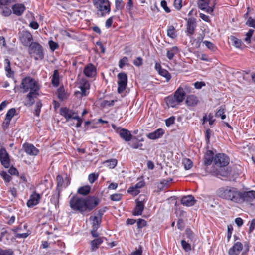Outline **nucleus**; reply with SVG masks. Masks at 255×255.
Here are the masks:
<instances>
[{
	"label": "nucleus",
	"instance_id": "obj_1",
	"mask_svg": "<svg viewBox=\"0 0 255 255\" xmlns=\"http://www.w3.org/2000/svg\"><path fill=\"white\" fill-rule=\"evenodd\" d=\"M20 88L23 93L29 91L26 97L25 105L27 107L32 106L35 102L34 99L39 95V84L34 78L27 76L22 79Z\"/></svg>",
	"mask_w": 255,
	"mask_h": 255
},
{
	"label": "nucleus",
	"instance_id": "obj_2",
	"mask_svg": "<svg viewBox=\"0 0 255 255\" xmlns=\"http://www.w3.org/2000/svg\"><path fill=\"white\" fill-rule=\"evenodd\" d=\"M217 195L223 199L238 203L239 190L232 186H224L219 188Z\"/></svg>",
	"mask_w": 255,
	"mask_h": 255
},
{
	"label": "nucleus",
	"instance_id": "obj_3",
	"mask_svg": "<svg viewBox=\"0 0 255 255\" xmlns=\"http://www.w3.org/2000/svg\"><path fill=\"white\" fill-rule=\"evenodd\" d=\"M93 3L96 9L98 17H104L109 14L111 6L108 0H93Z\"/></svg>",
	"mask_w": 255,
	"mask_h": 255
},
{
	"label": "nucleus",
	"instance_id": "obj_4",
	"mask_svg": "<svg viewBox=\"0 0 255 255\" xmlns=\"http://www.w3.org/2000/svg\"><path fill=\"white\" fill-rule=\"evenodd\" d=\"M28 53L36 60H42L44 58L42 46L38 42H33L28 46Z\"/></svg>",
	"mask_w": 255,
	"mask_h": 255
},
{
	"label": "nucleus",
	"instance_id": "obj_5",
	"mask_svg": "<svg viewBox=\"0 0 255 255\" xmlns=\"http://www.w3.org/2000/svg\"><path fill=\"white\" fill-rule=\"evenodd\" d=\"M69 206L75 211H79L80 213L85 212L84 198L73 196L69 201Z\"/></svg>",
	"mask_w": 255,
	"mask_h": 255
},
{
	"label": "nucleus",
	"instance_id": "obj_6",
	"mask_svg": "<svg viewBox=\"0 0 255 255\" xmlns=\"http://www.w3.org/2000/svg\"><path fill=\"white\" fill-rule=\"evenodd\" d=\"M255 198V191L251 190L249 191H242L239 190L238 203L252 201Z\"/></svg>",
	"mask_w": 255,
	"mask_h": 255
},
{
	"label": "nucleus",
	"instance_id": "obj_7",
	"mask_svg": "<svg viewBox=\"0 0 255 255\" xmlns=\"http://www.w3.org/2000/svg\"><path fill=\"white\" fill-rule=\"evenodd\" d=\"M229 157L224 153L217 154L214 157L213 162L215 165L220 167H226L229 163Z\"/></svg>",
	"mask_w": 255,
	"mask_h": 255
},
{
	"label": "nucleus",
	"instance_id": "obj_8",
	"mask_svg": "<svg viewBox=\"0 0 255 255\" xmlns=\"http://www.w3.org/2000/svg\"><path fill=\"white\" fill-rule=\"evenodd\" d=\"M113 128L116 132L119 134L120 137L126 142L130 141L132 138V135L130 131L125 128H122L120 127H117L116 125H112Z\"/></svg>",
	"mask_w": 255,
	"mask_h": 255
},
{
	"label": "nucleus",
	"instance_id": "obj_9",
	"mask_svg": "<svg viewBox=\"0 0 255 255\" xmlns=\"http://www.w3.org/2000/svg\"><path fill=\"white\" fill-rule=\"evenodd\" d=\"M19 38L24 46L28 47L33 43V36L28 31L23 30L19 33Z\"/></svg>",
	"mask_w": 255,
	"mask_h": 255
},
{
	"label": "nucleus",
	"instance_id": "obj_10",
	"mask_svg": "<svg viewBox=\"0 0 255 255\" xmlns=\"http://www.w3.org/2000/svg\"><path fill=\"white\" fill-rule=\"evenodd\" d=\"M85 203V212L90 211L97 206L100 203L99 199L94 196H89L84 198Z\"/></svg>",
	"mask_w": 255,
	"mask_h": 255
},
{
	"label": "nucleus",
	"instance_id": "obj_11",
	"mask_svg": "<svg viewBox=\"0 0 255 255\" xmlns=\"http://www.w3.org/2000/svg\"><path fill=\"white\" fill-rule=\"evenodd\" d=\"M118 92L122 93L127 87L128 77L126 73H120L118 74Z\"/></svg>",
	"mask_w": 255,
	"mask_h": 255
},
{
	"label": "nucleus",
	"instance_id": "obj_12",
	"mask_svg": "<svg viewBox=\"0 0 255 255\" xmlns=\"http://www.w3.org/2000/svg\"><path fill=\"white\" fill-rule=\"evenodd\" d=\"M0 161L5 168L9 167L10 164L9 156L5 148H1L0 149Z\"/></svg>",
	"mask_w": 255,
	"mask_h": 255
},
{
	"label": "nucleus",
	"instance_id": "obj_13",
	"mask_svg": "<svg viewBox=\"0 0 255 255\" xmlns=\"http://www.w3.org/2000/svg\"><path fill=\"white\" fill-rule=\"evenodd\" d=\"M186 20H187L186 32L187 35L191 36L194 33L195 28L197 26L196 19L191 17L188 19H186Z\"/></svg>",
	"mask_w": 255,
	"mask_h": 255
},
{
	"label": "nucleus",
	"instance_id": "obj_14",
	"mask_svg": "<svg viewBox=\"0 0 255 255\" xmlns=\"http://www.w3.org/2000/svg\"><path fill=\"white\" fill-rule=\"evenodd\" d=\"M57 187L56 189H59L61 192L63 188L67 187L70 183L68 177L63 179L62 176L58 175L56 177Z\"/></svg>",
	"mask_w": 255,
	"mask_h": 255
},
{
	"label": "nucleus",
	"instance_id": "obj_15",
	"mask_svg": "<svg viewBox=\"0 0 255 255\" xmlns=\"http://www.w3.org/2000/svg\"><path fill=\"white\" fill-rule=\"evenodd\" d=\"M22 146L25 152L29 155L35 156L39 153V150L32 144L25 143Z\"/></svg>",
	"mask_w": 255,
	"mask_h": 255
},
{
	"label": "nucleus",
	"instance_id": "obj_16",
	"mask_svg": "<svg viewBox=\"0 0 255 255\" xmlns=\"http://www.w3.org/2000/svg\"><path fill=\"white\" fill-rule=\"evenodd\" d=\"M40 195L39 194L34 192L32 194L29 199L27 202V205L28 207H32L37 205L40 199Z\"/></svg>",
	"mask_w": 255,
	"mask_h": 255
},
{
	"label": "nucleus",
	"instance_id": "obj_17",
	"mask_svg": "<svg viewBox=\"0 0 255 255\" xmlns=\"http://www.w3.org/2000/svg\"><path fill=\"white\" fill-rule=\"evenodd\" d=\"M209 0H199L198 2V7L202 10H205L208 13L213 12V8L209 7Z\"/></svg>",
	"mask_w": 255,
	"mask_h": 255
},
{
	"label": "nucleus",
	"instance_id": "obj_18",
	"mask_svg": "<svg viewBox=\"0 0 255 255\" xmlns=\"http://www.w3.org/2000/svg\"><path fill=\"white\" fill-rule=\"evenodd\" d=\"M84 74L88 77L92 78L96 74V68L92 64H89L84 69Z\"/></svg>",
	"mask_w": 255,
	"mask_h": 255
},
{
	"label": "nucleus",
	"instance_id": "obj_19",
	"mask_svg": "<svg viewBox=\"0 0 255 255\" xmlns=\"http://www.w3.org/2000/svg\"><path fill=\"white\" fill-rule=\"evenodd\" d=\"M243 249V245L241 242H237L229 250V255H238Z\"/></svg>",
	"mask_w": 255,
	"mask_h": 255
},
{
	"label": "nucleus",
	"instance_id": "obj_20",
	"mask_svg": "<svg viewBox=\"0 0 255 255\" xmlns=\"http://www.w3.org/2000/svg\"><path fill=\"white\" fill-rule=\"evenodd\" d=\"M136 206L132 212L134 216L141 215L144 208V203L143 201H139L137 199L136 201Z\"/></svg>",
	"mask_w": 255,
	"mask_h": 255
},
{
	"label": "nucleus",
	"instance_id": "obj_21",
	"mask_svg": "<svg viewBox=\"0 0 255 255\" xmlns=\"http://www.w3.org/2000/svg\"><path fill=\"white\" fill-rule=\"evenodd\" d=\"M164 130L162 128H158L154 131L149 133L147 137L151 140H155L161 137L164 134Z\"/></svg>",
	"mask_w": 255,
	"mask_h": 255
},
{
	"label": "nucleus",
	"instance_id": "obj_22",
	"mask_svg": "<svg viewBox=\"0 0 255 255\" xmlns=\"http://www.w3.org/2000/svg\"><path fill=\"white\" fill-rule=\"evenodd\" d=\"M195 202L194 197L191 195L183 196L181 200V204L186 206H192L194 205Z\"/></svg>",
	"mask_w": 255,
	"mask_h": 255
},
{
	"label": "nucleus",
	"instance_id": "obj_23",
	"mask_svg": "<svg viewBox=\"0 0 255 255\" xmlns=\"http://www.w3.org/2000/svg\"><path fill=\"white\" fill-rule=\"evenodd\" d=\"M12 9L14 14L17 16H20L22 15L25 11V7L22 4H15L13 5Z\"/></svg>",
	"mask_w": 255,
	"mask_h": 255
},
{
	"label": "nucleus",
	"instance_id": "obj_24",
	"mask_svg": "<svg viewBox=\"0 0 255 255\" xmlns=\"http://www.w3.org/2000/svg\"><path fill=\"white\" fill-rule=\"evenodd\" d=\"M165 101L168 107H175L180 104L173 95H169L165 98Z\"/></svg>",
	"mask_w": 255,
	"mask_h": 255
},
{
	"label": "nucleus",
	"instance_id": "obj_25",
	"mask_svg": "<svg viewBox=\"0 0 255 255\" xmlns=\"http://www.w3.org/2000/svg\"><path fill=\"white\" fill-rule=\"evenodd\" d=\"M60 114L61 116L64 117L67 121H68L72 118V115L75 113L66 107H64L60 109Z\"/></svg>",
	"mask_w": 255,
	"mask_h": 255
},
{
	"label": "nucleus",
	"instance_id": "obj_26",
	"mask_svg": "<svg viewBox=\"0 0 255 255\" xmlns=\"http://www.w3.org/2000/svg\"><path fill=\"white\" fill-rule=\"evenodd\" d=\"M198 102V100L196 96L194 95H190L187 96L185 103L188 106L194 107Z\"/></svg>",
	"mask_w": 255,
	"mask_h": 255
},
{
	"label": "nucleus",
	"instance_id": "obj_27",
	"mask_svg": "<svg viewBox=\"0 0 255 255\" xmlns=\"http://www.w3.org/2000/svg\"><path fill=\"white\" fill-rule=\"evenodd\" d=\"M214 153L211 150H208L206 152L204 157V163L205 165H209L211 164L212 161L214 160Z\"/></svg>",
	"mask_w": 255,
	"mask_h": 255
},
{
	"label": "nucleus",
	"instance_id": "obj_28",
	"mask_svg": "<svg viewBox=\"0 0 255 255\" xmlns=\"http://www.w3.org/2000/svg\"><path fill=\"white\" fill-rule=\"evenodd\" d=\"M60 193L61 191L59 189H56L50 199L51 203L54 204L56 207L59 205Z\"/></svg>",
	"mask_w": 255,
	"mask_h": 255
},
{
	"label": "nucleus",
	"instance_id": "obj_29",
	"mask_svg": "<svg viewBox=\"0 0 255 255\" xmlns=\"http://www.w3.org/2000/svg\"><path fill=\"white\" fill-rule=\"evenodd\" d=\"M182 91V89L178 88L175 91L173 95L179 103L182 102L184 101L185 96L186 95Z\"/></svg>",
	"mask_w": 255,
	"mask_h": 255
},
{
	"label": "nucleus",
	"instance_id": "obj_30",
	"mask_svg": "<svg viewBox=\"0 0 255 255\" xmlns=\"http://www.w3.org/2000/svg\"><path fill=\"white\" fill-rule=\"evenodd\" d=\"M4 63L5 64V70L6 72V76L8 77H12L14 75V72L11 70L10 60L8 59H5Z\"/></svg>",
	"mask_w": 255,
	"mask_h": 255
},
{
	"label": "nucleus",
	"instance_id": "obj_31",
	"mask_svg": "<svg viewBox=\"0 0 255 255\" xmlns=\"http://www.w3.org/2000/svg\"><path fill=\"white\" fill-rule=\"evenodd\" d=\"M103 240L102 238H97L92 240L91 242V251H96L99 248V246L103 243Z\"/></svg>",
	"mask_w": 255,
	"mask_h": 255
},
{
	"label": "nucleus",
	"instance_id": "obj_32",
	"mask_svg": "<svg viewBox=\"0 0 255 255\" xmlns=\"http://www.w3.org/2000/svg\"><path fill=\"white\" fill-rule=\"evenodd\" d=\"M92 221V228L98 229L101 223L102 219L96 216H91L89 218Z\"/></svg>",
	"mask_w": 255,
	"mask_h": 255
},
{
	"label": "nucleus",
	"instance_id": "obj_33",
	"mask_svg": "<svg viewBox=\"0 0 255 255\" xmlns=\"http://www.w3.org/2000/svg\"><path fill=\"white\" fill-rule=\"evenodd\" d=\"M51 82L52 85L55 87H57L59 84V72L58 70H55L54 71Z\"/></svg>",
	"mask_w": 255,
	"mask_h": 255
},
{
	"label": "nucleus",
	"instance_id": "obj_34",
	"mask_svg": "<svg viewBox=\"0 0 255 255\" xmlns=\"http://www.w3.org/2000/svg\"><path fill=\"white\" fill-rule=\"evenodd\" d=\"M215 119L213 118V116L212 114H209L208 115L205 114L202 119V124L204 125L206 122H208L209 124L212 126L214 123Z\"/></svg>",
	"mask_w": 255,
	"mask_h": 255
},
{
	"label": "nucleus",
	"instance_id": "obj_35",
	"mask_svg": "<svg viewBox=\"0 0 255 255\" xmlns=\"http://www.w3.org/2000/svg\"><path fill=\"white\" fill-rule=\"evenodd\" d=\"M134 8V4L132 0H128V2L126 4L125 10L128 12L130 15L133 13Z\"/></svg>",
	"mask_w": 255,
	"mask_h": 255
},
{
	"label": "nucleus",
	"instance_id": "obj_36",
	"mask_svg": "<svg viewBox=\"0 0 255 255\" xmlns=\"http://www.w3.org/2000/svg\"><path fill=\"white\" fill-rule=\"evenodd\" d=\"M178 47L176 46L173 47L169 50H167L166 56L169 59L171 60L173 58L174 55L178 53Z\"/></svg>",
	"mask_w": 255,
	"mask_h": 255
},
{
	"label": "nucleus",
	"instance_id": "obj_37",
	"mask_svg": "<svg viewBox=\"0 0 255 255\" xmlns=\"http://www.w3.org/2000/svg\"><path fill=\"white\" fill-rule=\"evenodd\" d=\"M230 41L232 45L236 48H239L242 46V41L235 36H231Z\"/></svg>",
	"mask_w": 255,
	"mask_h": 255
},
{
	"label": "nucleus",
	"instance_id": "obj_38",
	"mask_svg": "<svg viewBox=\"0 0 255 255\" xmlns=\"http://www.w3.org/2000/svg\"><path fill=\"white\" fill-rule=\"evenodd\" d=\"M90 190V187L87 185L80 187L78 189L77 192L81 195H86L89 193Z\"/></svg>",
	"mask_w": 255,
	"mask_h": 255
},
{
	"label": "nucleus",
	"instance_id": "obj_39",
	"mask_svg": "<svg viewBox=\"0 0 255 255\" xmlns=\"http://www.w3.org/2000/svg\"><path fill=\"white\" fill-rule=\"evenodd\" d=\"M167 34L168 36L172 38H174L176 36L175 28L173 25L168 27Z\"/></svg>",
	"mask_w": 255,
	"mask_h": 255
},
{
	"label": "nucleus",
	"instance_id": "obj_40",
	"mask_svg": "<svg viewBox=\"0 0 255 255\" xmlns=\"http://www.w3.org/2000/svg\"><path fill=\"white\" fill-rule=\"evenodd\" d=\"M182 164L184 166V168L186 170L190 169L193 166V163L192 161L188 158H184L182 160Z\"/></svg>",
	"mask_w": 255,
	"mask_h": 255
},
{
	"label": "nucleus",
	"instance_id": "obj_41",
	"mask_svg": "<svg viewBox=\"0 0 255 255\" xmlns=\"http://www.w3.org/2000/svg\"><path fill=\"white\" fill-rule=\"evenodd\" d=\"M189 240L186 241L184 240H182L181 242L182 247L185 252H189L191 250V246L189 243Z\"/></svg>",
	"mask_w": 255,
	"mask_h": 255
},
{
	"label": "nucleus",
	"instance_id": "obj_42",
	"mask_svg": "<svg viewBox=\"0 0 255 255\" xmlns=\"http://www.w3.org/2000/svg\"><path fill=\"white\" fill-rule=\"evenodd\" d=\"M158 73L162 76L165 77L167 81H169L171 77L169 72L164 69H160Z\"/></svg>",
	"mask_w": 255,
	"mask_h": 255
},
{
	"label": "nucleus",
	"instance_id": "obj_43",
	"mask_svg": "<svg viewBox=\"0 0 255 255\" xmlns=\"http://www.w3.org/2000/svg\"><path fill=\"white\" fill-rule=\"evenodd\" d=\"M0 255H14V252L11 249H3L0 248Z\"/></svg>",
	"mask_w": 255,
	"mask_h": 255
},
{
	"label": "nucleus",
	"instance_id": "obj_44",
	"mask_svg": "<svg viewBox=\"0 0 255 255\" xmlns=\"http://www.w3.org/2000/svg\"><path fill=\"white\" fill-rule=\"evenodd\" d=\"M105 163L111 169L114 168L117 164V160L116 159H111L106 161Z\"/></svg>",
	"mask_w": 255,
	"mask_h": 255
},
{
	"label": "nucleus",
	"instance_id": "obj_45",
	"mask_svg": "<svg viewBox=\"0 0 255 255\" xmlns=\"http://www.w3.org/2000/svg\"><path fill=\"white\" fill-rule=\"evenodd\" d=\"M115 12L117 10H122L124 8V5L123 4V0H115Z\"/></svg>",
	"mask_w": 255,
	"mask_h": 255
},
{
	"label": "nucleus",
	"instance_id": "obj_46",
	"mask_svg": "<svg viewBox=\"0 0 255 255\" xmlns=\"http://www.w3.org/2000/svg\"><path fill=\"white\" fill-rule=\"evenodd\" d=\"M212 174L215 176H218L219 175L222 176H227L228 174V171L227 170H225L223 172H220L219 171L217 170H213L212 171Z\"/></svg>",
	"mask_w": 255,
	"mask_h": 255
},
{
	"label": "nucleus",
	"instance_id": "obj_47",
	"mask_svg": "<svg viewBox=\"0 0 255 255\" xmlns=\"http://www.w3.org/2000/svg\"><path fill=\"white\" fill-rule=\"evenodd\" d=\"M99 174L98 173H91L88 176L89 182L92 184L98 178Z\"/></svg>",
	"mask_w": 255,
	"mask_h": 255
},
{
	"label": "nucleus",
	"instance_id": "obj_48",
	"mask_svg": "<svg viewBox=\"0 0 255 255\" xmlns=\"http://www.w3.org/2000/svg\"><path fill=\"white\" fill-rule=\"evenodd\" d=\"M225 113V109L222 107L216 113L215 116L217 117H221L222 119L226 118Z\"/></svg>",
	"mask_w": 255,
	"mask_h": 255
},
{
	"label": "nucleus",
	"instance_id": "obj_49",
	"mask_svg": "<svg viewBox=\"0 0 255 255\" xmlns=\"http://www.w3.org/2000/svg\"><path fill=\"white\" fill-rule=\"evenodd\" d=\"M179 88L182 89L183 92L186 95L187 93H190L191 92L192 88L188 85H183L182 86L178 87Z\"/></svg>",
	"mask_w": 255,
	"mask_h": 255
},
{
	"label": "nucleus",
	"instance_id": "obj_50",
	"mask_svg": "<svg viewBox=\"0 0 255 255\" xmlns=\"http://www.w3.org/2000/svg\"><path fill=\"white\" fill-rule=\"evenodd\" d=\"M15 112L16 110L15 108H11L9 109L6 113V118L8 119L9 120H11L15 115Z\"/></svg>",
	"mask_w": 255,
	"mask_h": 255
},
{
	"label": "nucleus",
	"instance_id": "obj_51",
	"mask_svg": "<svg viewBox=\"0 0 255 255\" xmlns=\"http://www.w3.org/2000/svg\"><path fill=\"white\" fill-rule=\"evenodd\" d=\"M203 43L211 50L215 51L216 49V47L215 45L210 41L205 40L203 41Z\"/></svg>",
	"mask_w": 255,
	"mask_h": 255
},
{
	"label": "nucleus",
	"instance_id": "obj_52",
	"mask_svg": "<svg viewBox=\"0 0 255 255\" xmlns=\"http://www.w3.org/2000/svg\"><path fill=\"white\" fill-rule=\"evenodd\" d=\"M254 30L250 29L246 34V38H245V41L247 43H250L251 42V38L253 34Z\"/></svg>",
	"mask_w": 255,
	"mask_h": 255
},
{
	"label": "nucleus",
	"instance_id": "obj_53",
	"mask_svg": "<svg viewBox=\"0 0 255 255\" xmlns=\"http://www.w3.org/2000/svg\"><path fill=\"white\" fill-rule=\"evenodd\" d=\"M0 175L5 182L8 183L10 181L11 177L9 174H8L6 172L2 171V172L0 173Z\"/></svg>",
	"mask_w": 255,
	"mask_h": 255
},
{
	"label": "nucleus",
	"instance_id": "obj_54",
	"mask_svg": "<svg viewBox=\"0 0 255 255\" xmlns=\"http://www.w3.org/2000/svg\"><path fill=\"white\" fill-rule=\"evenodd\" d=\"M146 224V221L144 219H139L137 221V226L138 228H142L145 227Z\"/></svg>",
	"mask_w": 255,
	"mask_h": 255
},
{
	"label": "nucleus",
	"instance_id": "obj_55",
	"mask_svg": "<svg viewBox=\"0 0 255 255\" xmlns=\"http://www.w3.org/2000/svg\"><path fill=\"white\" fill-rule=\"evenodd\" d=\"M58 98L59 99L63 100L67 97L66 94L64 92V90L61 89L58 90Z\"/></svg>",
	"mask_w": 255,
	"mask_h": 255
},
{
	"label": "nucleus",
	"instance_id": "obj_56",
	"mask_svg": "<svg viewBox=\"0 0 255 255\" xmlns=\"http://www.w3.org/2000/svg\"><path fill=\"white\" fill-rule=\"evenodd\" d=\"M122 194L120 193H116L110 196V199L112 201H119L121 199Z\"/></svg>",
	"mask_w": 255,
	"mask_h": 255
},
{
	"label": "nucleus",
	"instance_id": "obj_57",
	"mask_svg": "<svg viewBox=\"0 0 255 255\" xmlns=\"http://www.w3.org/2000/svg\"><path fill=\"white\" fill-rule=\"evenodd\" d=\"M182 0H174V6L175 8L177 10H180L182 7Z\"/></svg>",
	"mask_w": 255,
	"mask_h": 255
},
{
	"label": "nucleus",
	"instance_id": "obj_58",
	"mask_svg": "<svg viewBox=\"0 0 255 255\" xmlns=\"http://www.w3.org/2000/svg\"><path fill=\"white\" fill-rule=\"evenodd\" d=\"M185 235L187 238L188 239V240L191 241L193 238V233L192 231L190 229H186L185 231Z\"/></svg>",
	"mask_w": 255,
	"mask_h": 255
},
{
	"label": "nucleus",
	"instance_id": "obj_59",
	"mask_svg": "<svg viewBox=\"0 0 255 255\" xmlns=\"http://www.w3.org/2000/svg\"><path fill=\"white\" fill-rule=\"evenodd\" d=\"M160 5L166 13L170 12L171 10L170 8L167 6V2L165 0H162L161 1Z\"/></svg>",
	"mask_w": 255,
	"mask_h": 255
},
{
	"label": "nucleus",
	"instance_id": "obj_60",
	"mask_svg": "<svg viewBox=\"0 0 255 255\" xmlns=\"http://www.w3.org/2000/svg\"><path fill=\"white\" fill-rule=\"evenodd\" d=\"M128 192L134 195H136L139 193V190L137 189L135 186H132L129 187L128 190Z\"/></svg>",
	"mask_w": 255,
	"mask_h": 255
},
{
	"label": "nucleus",
	"instance_id": "obj_61",
	"mask_svg": "<svg viewBox=\"0 0 255 255\" xmlns=\"http://www.w3.org/2000/svg\"><path fill=\"white\" fill-rule=\"evenodd\" d=\"M128 59L126 57H123L120 59L119 62V66L120 68H122L128 62Z\"/></svg>",
	"mask_w": 255,
	"mask_h": 255
},
{
	"label": "nucleus",
	"instance_id": "obj_62",
	"mask_svg": "<svg viewBox=\"0 0 255 255\" xmlns=\"http://www.w3.org/2000/svg\"><path fill=\"white\" fill-rule=\"evenodd\" d=\"M175 122V117L174 116L170 117L165 120V124L166 126L169 127L173 124Z\"/></svg>",
	"mask_w": 255,
	"mask_h": 255
},
{
	"label": "nucleus",
	"instance_id": "obj_63",
	"mask_svg": "<svg viewBox=\"0 0 255 255\" xmlns=\"http://www.w3.org/2000/svg\"><path fill=\"white\" fill-rule=\"evenodd\" d=\"M49 45L52 51H54L58 47V44L52 40H50L49 41Z\"/></svg>",
	"mask_w": 255,
	"mask_h": 255
},
{
	"label": "nucleus",
	"instance_id": "obj_64",
	"mask_svg": "<svg viewBox=\"0 0 255 255\" xmlns=\"http://www.w3.org/2000/svg\"><path fill=\"white\" fill-rule=\"evenodd\" d=\"M246 24L250 27H252L255 28V20L250 17L246 22Z\"/></svg>",
	"mask_w": 255,
	"mask_h": 255
}]
</instances>
